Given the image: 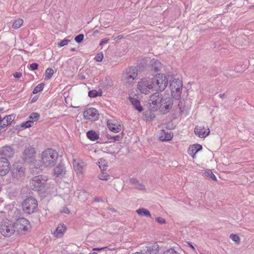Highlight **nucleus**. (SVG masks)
<instances>
[{
	"mask_svg": "<svg viewBox=\"0 0 254 254\" xmlns=\"http://www.w3.org/2000/svg\"><path fill=\"white\" fill-rule=\"evenodd\" d=\"M58 157V154L55 150L52 148L45 150L41 154V166L48 168L54 167L56 164Z\"/></svg>",
	"mask_w": 254,
	"mask_h": 254,
	"instance_id": "f257e3e1",
	"label": "nucleus"
},
{
	"mask_svg": "<svg viewBox=\"0 0 254 254\" xmlns=\"http://www.w3.org/2000/svg\"><path fill=\"white\" fill-rule=\"evenodd\" d=\"M170 78L172 79V75H168L167 77L162 73L157 74L150 79L153 90L161 92L164 91L167 87Z\"/></svg>",
	"mask_w": 254,
	"mask_h": 254,
	"instance_id": "f03ea898",
	"label": "nucleus"
},
{
	"mask_svg": "<svg viewBox=\"0 0 254 254\" xmlns=\"http://www.w3.org/2000/svg\"><path fill=\"white\" fill-rule=\"evenodd\" d=\"M47 180V177L45 176H35L30 181V188L34 190H42L45 187Z\"/></svg>",
	"mask_w": 254,
	"mask_h": 254,
	"instance_id": "7ed1b4c3",
	"label": "nucleus"
},
{
	"mask_svg": "<svg viewBox=\"0 0 254 254\" xmlns=\"http://www.w3.org/2000/svg\"><path fill=\"white\" fill-rule=\"evenodd\" d=\"M22 205L23 211L28 214L34 213L38 209L37 201L32 197L26 198L23 201Z\"/></svg>",
	"mask_w": 254,
	"mask_h": 254,
	"instance_id": "20e7f679",
	"label": "nucleus"
},
{
	"mask_svg": "<svg viewBox=\"0 0 254 254\" xmlns=\"http://www.w3.org/2000/svg\"><path fill=\"white\" fill-rule=\"evenodd\" d=\"M183 84L178 78H174L170 83V88L172 96L176 100H179L182 91Z\"/></svg>",
	"mask_w": 254,
	"mask_h": 254,
	"instance_id": "39448f33",
	"label": "nucleus"
},
{
	"mask_svg": "<svg viewBox=\"0 0 254 254\" xmlns=\"http://www.w3.org/2000/svg\"><path fill=\"white\" fill-rule=\"evenodd\" d=\"M15 231L13 223L9 220H4L0 224V232L5 237H10Z\"/></svg>",
	"mask_w": 254,
	"mask_h": 254,
	"instance_id": "423d86ee",
	"label": "nucleus"
},
{
	"mask_svg": "<svg viewBox=\"0 0 254 254\" xmlns=\"http://www.w3.org/2000/svg\"><path fill=\"white\" fill-rule=\"evenodd\" d=\"M10 172L13 178L19 180L24 177L25 168L21 163L15 162L12 166Z\"/></svg>",
	"mask_w": 254,
	"mask_h": 254,
	"instance_id": "0eeeda50",
	"label": "nucleus"
},
{
	"mask_svg": "<svg viewBox=\"0 0 254 254\" xmlns=\"http://www.w3.org/2000/svg\"><path fill=\"white\" fill-rule=\"evenodd\" d=\"M138 75V70L136 67L131 66L126 69L123 74L124 80L128 83H131Z\"/></svg>",
	"mask_w": 254,
	"mask_h": 254,
	"instance_id": "6e6552de",
	"label": "nucleus"
},
{
	"mask_svg": "<svg viewBox=\"0 0 254 254\" xmlns=\"http://www.w3.org/2000/svg\"><path fill=\"white\" fill-rule=\"evenodd\" d=\"M137 88L142 93L145 94H148L150 90H153L151 80L147 78L142 79L138 83Z\"/></svg>",
	"mask_w": 254,
	"mask_h": 254,
	"instance_id": "1a4fd4ad",
	"label": "nucleus"
},
{
	"mask_svg": "<svg viewBox=\"0 0 254 254\" xmlns=\"http://www.w3.org/2000/svg\"><path fill=\"white\" fill-rule=\"evenodd\" d=\"M173 105V100L171 97L164 95L162 97L159 107L163 114H166L170 111Z\"/></svg>",
	"mask_w": 254,
	"mask_h": 254,
	"instance_id": "9d476101",
	"label": "nucleus"
},
{
	"mask_svg": "<svg viewBox=\"0 0 254 254\" xmlns=\"http://www.w3.org/2000/svg\"><path fill=\"white\" fill-rule=\"evenodd\" d=\"M162 100V95L159 92H157L152 95L149 99V104L151 109L153 111L156 110L159 107Z\"/></svg>",
	"mask_w": 254,
	"mask_h": 254,
	"instance_id": "9b49d317",
	"label": "nucleus"
},
{
	"mask_svg": "<svg viewBox=\"0 0 254 254\" xmlns=\"http://www.w3.org/2000/svg\"><path fill=\"white\" fill-rule=\"evenodd\" d=\"M35 150L32 147L26 148L22 154V159L27 163L32 162L35 160Z\"/></svg>",
	"mask_w": 254,
	"mask_h": 254,
	"instance_id": "f8f14e48",
	"label": "nucleus"
},
{
	"mask_svg": "<svg viewBox=\"0 0 254 254\" xmlns=\"http://www.w3.org/2000/svg\"><path fill=\"white\" fill-rule=\"evenodd\" d=\"M98 111L95 108H90L84 111L83 117L85 119L92 121H95L99 119Z\"/></svg>",
	"mask_w": 254,
	"mask_h": 254,
	"instance_id": "ddd939ff",
	"label": "nucleus"
},
{
	"mask_svg": "<svg viewBox=\"0 0 254 254\" xmlns=\"http://www.w3.org/2000/svg\"><path fill=\"white\" fill-rule=\"evenodd\" d=\"M13 224L15 229H16L17 231H20V230L26 231L30 225L29 221L23 217L17 219Z\"/></svg>",
	"mask_w": 254,
	"mask_h": 254,
	"instance_id": "4468645a",
	"label": "nucleus"
},
{
	"mask_svg": "<svg viewBox=\"0 0 254 254\" xmlns=\"http://www.w3.org/2000/svg\"><path fill=\"white\" fill-rule=\"evenodd\" d=\"M10 170V163L5 157L0 158V176L6 175Z\"/></svg>",
	"mask_w": 254,
	"mask_h": 254,
	"instance_id": "2eb2a0df",
	"label": "nucleus"
},
{
	"mask_svg": "<svg viewBox=\"0 0 254 254\" xmlns=\"http://www.w3.org/2000/svg\"><path fill=\"white\" fill-rule=\"evenodd\" d=\"M15 153L14 149L10 146L5 145L0 148V155L5 158H11Z\"/></svg>",
	"mask_w": 254,
	"mask_h": 254,
	"instance_id": "dca6fc26",
	"label": "nucleus"
},
{
	"mask_svg": "<svg viewBox=\"0 0 254 254\" xmlns=\"http://www.w3.org/2000/svg\"><path fill=\"white\" fill-rule=\"evenodd\" d=\"M159 252V246L155 243L150 244L146 247L145 249L142 251V254H157Z\"/></svg>",
	"mask_w": 254,
	"mask_h": 254,
	"instance_id": "f3484780",
	"label": "nucleus"
},
{
	"mask_svg": "<svg viewBox=\"0 0 254 254\" xmlns=\"http://www.w3.org/2000/svg\"><path fill=\"white\" fill-rule=\"evenodd\" d=\"M204 127L203 126H196L194 128V133L195 135H197L200 138H205L210 133L209 128H208V132L204 130Z\"/></svg>",
	"mask_w": 254,
	"mask_h": 254,
	"instance_id": "a211bd4d",
	"label": "nucleus"
},
{
	"mask_svg": "<svg viewBox=\"0 0 254 254\" xmlns=\"http://www.w3.org/2000/svg\"><path fill=\"white\" fill-rule=\"evenodd\" d=\"M173 137V134L171 131H165L164 130H162L160 133L159 139L162 141H170Z\"/></svg>",
	"mask_w": 254,
	"mask_h": 254,
	"instance_id": "6ab92c4d",
	"label": "nucleus"
},
{
	"mask_svg": "<svg viewBox=\"0 0 254 254\" xmlns=\"http://www.w3.org/2000/svg\"><path fill=\"white\" fill-rule=\"evenodd\" d=\"M15 116L13 114L6 116L2 119H1V128H4L8 125H10L14 120Z\"/></svg>",
	"mask_w": 254,
	"mask_h": 254,
	"instance_id": "aec40b11",
	"label": "nucleus"
},
{
	"mask_svg": "<svg viewBox=\"0 0 254 254\" xmlns=\"http://www.w3.org/2000/svg\"><path fill=\"white\" fill-rule=\"evenodd\" d=\"M150 65L151 66V70L154 72L160 71L163 68L162 64L159 61L154 59L151 60Z\"/></svg>",
	"mask_w": 254,
	"mask_h": 254,
	"instance_id": "412c9836",
	"label": "nucleus"
},
{
	"mask_svg": "<svg viewBox=\"0 0 254 254\" xmlns=\"http://www.w3.org/2000/svg\"><path fill=\"white\" fill-rule=\"evenodd\" d=\"M66 230V227L64 224L59 225L53 233L54 236L57 238H61Z\"/></svg>",
	"mask_w": 254,
	"mask_h": 254,
	"instance_id": "4be33fe9",
	"label": "nucleus"
},
{
	"mask_svg": "<svg viewBox=\"0 0 254 254\" xmlns=\"http://www.w3.org/2000/svg\"><path fill=\"white\" fill-rule=\"evenodd\" d=\"M65 168L63 165H59L54 169V174L57 177H63L65 174Z\"/></svg>",
	"mask_w": 254,
	"mask_h": 254,
	"instance_id": "5701e85b",
	"label": "nucleus"
},
{
	"mask_svg": "<svg viewBox=\"0 0 254 254\" xmlns=\"http://www.w3.org/2000/svg\"><path fill=\"white\" fill-rule=\"evenodd\" d=\"M129 100L131 103L133 105L136 110L141 112L143 109L140 105V101L136 98L131 97L129 96Z\"/></svg>",
	"mask_w": 254,
	"mask_h": 254,
	"instance_id": "b1692460",
	"label": "nucleus"
},
{
	"mask_svg": "<svg viewBox=\"0 0 254 254\" xmlns=\"http://www.w3.org/2000/svg\"><path fill=\"white\" fill-rule=\"evenodd\" d=\"M130 183L134 188L139 190H144L145 189V186L143 184L139 183L135 179H130Z\"/></svg>",
	"mask_w": 254,
	"mask_h": 254,
	"instance_id": "393cba45",
	"label": "nucleus"
},
{
	"mask_svg": "<svg viewBox=\"0 0 254 254\" xmlns=\"http://www.w3.org/2000/svg\"><path fill=\"white\" fill-rule=\"evenodd\" d=\"M107 125L110 130L114 132L117 133L121 130V126L117 125V124L112 123L111 121H108Z\"/></svg>",
	"mask_w": 254,
	"mask_h": 254,
	"instance_id": "a878e982",
	"label": "nucleus"
},
{
	"mask_svg": "<svg viewBox=\"0 0 254 254\" xmlns=\"http://www.w3.org/2000/svg\"><path fill=\"white\" fill-rule=\"evenodd\" d=\"M86 135L87 138L92 141H95L99 137V134L93 130L88 131L86 133Z\"/></svg>",
	"mask_w": 254,
	"mask_h": 254,
	"instance_id": "bb28decb",
	"label": "nucleus"
},
{
	"mask_svg": "<svg viewBox=\"0 0 254 254\" xmlns=\"http://www.w3.org/2000/svg\"><path fill=\"white\" fill-rule=\"evenodd\" d=\"M136 212L139 215H144L147 217L151 216V214L149 210L145 208H139L136 210Z\"/></svg>",
	"mask_w": 254,
	"mask_h": 254,
	"instance_id": "cd10ccee",
	"label": "nucleus"
},
{
	"mask_svg": "<svg viewBox=\"0 0 254 254\" xmlns=\"http://www.w3.org/2000/svg\"><path fill=\"white\" fill-rule=\"evenodd\" d=\"M82 162H79L76 161H74L73 163V168L75 171H78L80 173L82 172L83 170V167L82 165Z\"/></svg>",
	"mask_w": 254,
	"mask_h": 254,
	"instance_id": "c85d7f7f",
	"label": "nucleus"
},
{
	"mask_svg": "<svg viewBox=\"0 0 254 254\" xmlns=\"http://www.w3.org/2000/svg\"><path fill=\"white\" fill-rule=\"evenodd\" d=\"M102 95V91L101 90L97 91L96 90H92L88 92V96L90 98H95L97 96H101Z\"/></svg>",
	"mask_w": 254,
	"mask_h": 254,
	"instance_id": "c756f323",
	"label": "nucleus"
},
{
	"mask_svg": "<svg viewBox=\"0 0 254 254\" xmlns=\"http://www.w3.org/2000/svg\"><path fill=\"white\" fill-rule=\"evenodd\" d=\"M54 73V70L52 68H51V67L48 68L46 70V71H45V80L50 79L52 77Z\"/></svg>",
	"mask_w": 254,
	"mask_h": 254,
	"instance_id": "7c9ffc66",
	"label": "nucleus"
},
{
	"mask_svg": "<svg viewBox=\"0 0 254 254\" xmlns=\"http://www.w3.org/2000/svg\"><path fill=\"white\" fill-rule=\"evenodd\" d=\"M23 21L22 19H17L13 23L12 27L14 29L19 28L23 24Z\"/></svg>",
	"mask_w": 254,
	"mask_h": 254,
	"instance_id": "2f4dec72",
	"label": "nucleus"
},
{
	"mask_svg": "<svg viewBox=\"0 0 254 254\" xmlns=\"http://www.w3.org/2000/svg\"><path fill=\"white\" fill-rule=\"evenodd\" d=\"M188 154L193 158L195 157V154L197 153L195 148H192V145H190L188 151Z\"/></svg>",
	"mask_w": 254,
	"mask_h": 254,
	"instance_id": "473e14b6",
	"label": "nucleus"
},
{
	"mask_svg": "<svg viewBox=\"0 0 254 254\" xmlns=\"http://www.w3.org/2000/svg\"><path fill=\"white\" fill-rule=\"evenodd\" d=\"M34 121L30 120L23 123L21 124V127H24L25 128H28L31 127L34 125Z\"/></svg>",
	"mask_w": 254,
	"mask_h": 254,
	"instance_id": "72a5a7b5",
	"label": "nucleus"
},
{
	"mask_svg": "<svg viewBox=\"0 0 254 254\" xmlns=\"http://www.w3.org/2000/svg\"><path fill=\"white\" fill-rule=\"evenodd\" d=\"M44 88V84L40 83L37 85L33 91V94H37L38 92H40Z\"/></svg>",
	"mask_w": 254,
	"mask_h": 254,
	"instance_id": "f704fd0d",
	"label": "nucleus"
},
{
	"mask_svg": "<svg viewBox=\"0 0 254 254\" xmlns=\"http://www.w3.org/2000/svg\"><path fill=\"white\" fill-rule=\"evenodd\" d=\"M110 176L106 173L102 172L98 175V178L101 180L107 181L109 179Z\"/></svg>",
	"mask_w": 254,
	"mask_h": 254,
	"instance_id": "c9c22d12",
	"label": "nucleus"
},
{
	"mask_svg": "<svg viewBox=\"0 0 254 254\" xmlns=\"http://www.w3.org/2000/svg\"><path fill=\"white\" fill-rule=\"evenodd\" d=\"M204 174L206 176L209 177L213 180H216V177L210 170L206 171L204 172Z\"/></svg>",
	"mask_w": 254,
	"mask_h": 254,
	"instance_id": "e433bc0d",
	"label": "nucleus"
},
{
	"mask_svg": "<svg viewBox=\"0 0 254 254\" xmlns=\"http://www.w3.org/2000/svg\"><path fill=\"white\" fill-rule=\"evenodd\" d=\"M230 238L237 243H239L240 242V237L238 235L231 234L230 235Z\"/></svg>",
	"mask_w": 254,
	"mask_h": 254,
	"instance_id": "4c0bfd02",
	"label": "nucleus"
},
{
	"mask_svg": "<svg viewBox=\"0 0 254 254\" xmlns=\"http://www.w3.org/2000/svg\"><path fill=\"white\" fill-rule=\"evenodd\" d=\"M104 58L103 54L101 53H98L96 55L94 60L98 62H100L102 61Z\"/></svg>",
	"mask_w": 254,
	"mask_h": 254,
	"instance_id": "58836bf2",
	"label": "nucleus"
},
{
	"mask_svg": "<svg viewBox=\"0 0 254 254\" xmlns=\"http://www.w3.org/2000/svg\"><path fill=\"white\" fill-rule=\"evenodd\" d=\"M40 117V115L39 114L37 113H32L29 116V119L31 120H34V121H37Z\"/></svg>",
	"mask_w": 254,
	"mask_h": 254,
	"instance_id": "ea45409f",
	"label": "nucleus"
},
{
	"mask_svg": "<svg viewBox=\"0 0 254 254\" xmlns=\"http://www.w3.org/2000/svg\"><path fill=\"white\" fill-rule=\"evenodd\" d=\"M70 42L69 40H67V39L63 40L61 42L58 43V46L59 47H62L64 46L67 45L68 44V42Z\"/></svg>",
	"mask_w": 254,
	"mask_h": 254,
	"instance_id": "a19ab883",
	"label": "nucleus"
},
{
	"mask_svg": "<svg viewBox=\"0 0 254 254\" xmlns=\"http://www.w3.org/2000/svg\"><path fill=\"white\" fill-rule=\"evenodd\" d=\"M84 39V35L83 34H80L75 37V41L78 43H81Z\"/></svg>",
	"mask_w": 254,
	"mask_h": 254,
	"instance_id": "79ce46f5",
	"label": "nucleus"
},
{
	"mask_svg": "<svg viewBox=\"0 0 254 254\" xmlns=\"http://www.w3.org/2000/svg\"><path fill=\"white\" fill-rule=\"evenodd\" d=\"M163 254H180L173 249H170L166 250Z\"/></svg>",
	"mask_w": 254,
	"mask_h": 254,
	"instance_id": "37998d69",
	"label": "nucleus"
},
{
	"mask_svg": "<svg viewBox=\"0 0 254 254\" xmlns=\"http://www.w3.org/2000/svg\"><path fill=\"white\" fill-rule=\"evenodd\" d=\"M192 145V148H195L197 152H198V151H199L202 149V146L200 144H194Z\"/></svg>",
	"mask_w": 254,
	"mask_h": 254,
	"instance_id": "c03bdc74",
	"label": "nucleus"
},
{
	"mask_svg": "<svg viewBox=\"0 0 254 254\" xmlns=\"http://www.w3.org/2000/svg\"><path fill=\"white\" fill-rule=\"evenodd\" d=\"M156 221L160 224H163L166 223V220L162 217L156 218Z\"/></svg>",
	"mask_w": 254,
	"mask_h": 254,
	"instance_id": "a18cd8bd",
	"label": "nucleus"
},
{
	"mask_svg": "<svg viewBox=\"0 0 254 254\" xmlns=\"http://www.w3.org/2000/svg\"><path fill=\"white\" fill-rule=\"evenodd\" d=\"M38 64L37 63H32L30 65V69L32 70H35L38 68Z\"/></svg>",
	"mask_w": 254,
	"mask_h": 254,
	"instance_id": "49530a36",
	"label": "nucleus"
},
{
	"mask_svg": "<svg viewBox=\"0 0 254 254\" xmlns=\"http://www.w3.org/2000/svg\"><path fill=\"white\" fill-rule=\"evenodd\" d=\"M109 42V39L107 38L103 39L101 40L100 45H104Z\"/></svg>",
	"mask_w": 254,
	"mask_h": 254,
	"instance_id": "de8ad7c7",
	"label": "nucleus"
},
{
	"mask_svg": "<svg viewBox=\"0 0 254 254\" xmlns=\"http://www.w3.org/2000/svg\"><path fill=\"white\" fill-rule=\"evenodd\" d=\"M61 212L65 214H69L70 213L69 210L66 207H64Z\"/></svg>",
	"mask_w": 254,
	"mask_h": 254,
	"instance_id": "09e8293b",
	"label": "nucleus"
},
{
	"mask_svg": "<svg viewBox=\"0 0 254 254\" xmlns=\"http://www.w3.org/2000/svg\"><path fill=\"white\" fill-rule=\"evenodd\" d=\"M111 139L114 140L115 141H119L121 139V136L119 135L113 136L111 137Z\"/></svg>",
	"mask_w": 254,
	"mask_h": 254,
	"instance_id": "8fccbe9b",
	"label": "nucleus"
},
{
	"mask_svg": "<svg viewBox=\"0 0 254 254\" xmlns=\"http://www.w3.org/2000/svg\"><path fill=\"white\" fill-rule=\"evenodd\" d=\"M22 76V73L19 72H16L15 73L13 74V76L15 78H19Z\"/></svg>",
	"mask_w": 254,
	"mask_h": 254,
	"instance_id": "3c124183",
	"label": "nucleus"
},
{
	"mask_svg": "<svg viewBox=\"0 0 254 254\" xmlns=\"http://www.w3.org/2000/svg\"><path fill=\"white\" fill-rule=\"evenodd\" d=\"M103 199L101 197H96L94 198V201L96 202H100V201H103Z\"/></svg>",
	"mask_w": 254,
	"mask_h": 254,
	"instance_id": "603ef678",
	"label": "nucleus"
},
{
	"mask_svg": "<svg viewBox=\"0 0 254 254\" xmlns=\"http://www.w3.org/2000/svg\"><path fill=\"white\" fill-rule=\"evenodd\" d=\"M105 248H107V247H103V248H95L93 249V250L99 251H100L101 250H103V249H104Z\"/></svg>",
	"mask_w": 254,
	"mask_h": 254,
	"instance_id": "864d4df0",
	"label": "nucleus"
},
{
	"mask_svg": "<svg viewBox=\"0 0 254 254\" xmlns=\"http://www.w3.org/2000/svg\"><path fill=\"white\" fill-rule=\"evenodd\" d=\"M219 96L221 98H224L225 96V94H220L219 95Z\"/></svg>",
	"mask_w": 254,
	"mask_h": 254,
	"instance_id": "5fc2aeb1",
	"label": "nucleus"
},
{
	"mask_svg": "<svg viewBox=\"0 0 254 254\" xmlns=\"http://www.w3.org/2000/svg\"><path fill=\"white\" fill-rule=\"evenodd\" d=\"M37 99L35 98V97H34L32 100H31V102L33 103V102H35L36 101Z\"/></svg>",
	"mask_w": 254,
	"mask_h": 254,
	"instance_id": "6e6d98bb",
	"label": "nucleus"
},
{
	"mask_svg": "<svg viewBox=\"0 0 254 254\" xmlns=\"http://www.w3.org/2000/svg\"><path fill=\"white\" fill-rule=\"evenodd\" d=\"M3 128H1V125H0V132L4 131L5 130H3Z\"/></svg>",
	"mask_w": 254,
	"mask_h": 254,
	"instance_id": "4d7b16f0",
	"label": "nucleus"
},
{
	"mask_svg": "<svg viewBox=\"0 0 254 254\" xmlns=\"http://www.w3.org/2000/svg\"><path fill=\"white\" fill-rule=\"evenodd\" d=\"M98 32H98V31L97 30H95V31H94V33H93V34H94V35H95L96 33H98Z\"/></svg>",
	"mask_w": 254,
	"mask_h": 254,
	"instance_id": "13d9d810",
	"label": "nucleus"
},
{
	"mask_svg": "<svg viewBox=\"0 0 254 254\" xmlns=\"http://www.w3.org/2000/svg\"><path fill=\"white\" fill-rule=\"evenodd\" d=\"M189 244L190 245V246L191 247V248H192L193 249H194V247L190 243H189Z\"/></svg>",
	"mask_w": 254,
	"mask_h": 254,
	"instance_id": "bf43d9fd",
	"label": "nucleus"
},
{
	"mask_svg": "<svg viewBox=\"0 0 254 254\" xmlns=\"http://www.w3.org/2000/svg\"><path fill=\"white\" fill-rule=\"evenodd\" d=\"M132 254H142V253H139V252H136V253H133Z\"/></svg>",
	"mask_w": 254,
	"mask_h": 254,
	"instance_id": "052dcab7",
	"label": "nucleus"
},
{
	"mask_svg": "<svg viewBox=\"0 0 254 254\" xmlns=\"http://www.w3.org/2000/svg\"><path fill=\"white\" fill-rule=\"evenodd\" d=\"M70 51H75V48H71V49H70Z\"/></svg>",
	"mask_w": 254,
	"mask_h": 254,
	"instance_id": "680f3d73",
	"label": "nucleus"
},
{
	"mask_svg": "<svg viewBox=\"0 0 254 254\" xmlns=\"http://www.w3.org/2000/svg\"><path fill=\"white\" fill-rule=\"evenodd\" d=\"M98 254L97 253H96V252H93V253H92L91 254Z\"/></svg>",
	"mask_w": 254,
	"mask_h": 254,
	"instance_id": "e2e57ef3",
	"label": "nucleus"
}]
</instances>
